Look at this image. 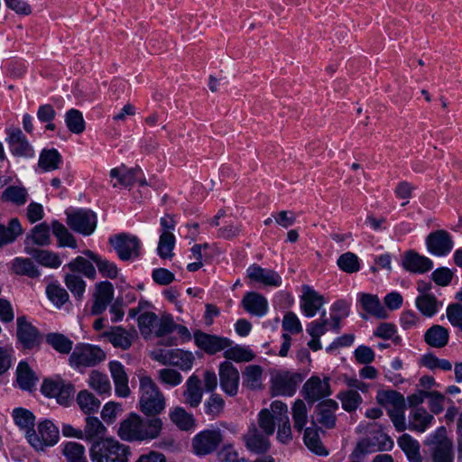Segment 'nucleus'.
Wrapping results in <instances>:
<instances>
[{"label":"nucleus","instance_id":"obj_62","mask_svg":"<svg viewBox=\"0 0 462 462\" xmlns=\"http://www.w3.org/2000/svg\"><path fill=\"white\" fill-rule=\"evenodd\" d=\"M225 401L221 395L212 393L204 403L205 413L212 418L218 417L224 411Z\"/></svg>","mask_w":462,"mask_h":462},{"label":"nucleus","instance_id":"obj_61","mask_svg":"<svg viewBox=\"0 0 462 462\" xmlns=\"http://www.w3.org/2000/svg\"><path fill=\"white\" fill-rule=\"evenodd\" d=\"M63 455L68 462H88L84 446L77 442H68L64 446Z\"/></svg>","mask_w":462,"mask_h":462},{"label":"nucleus","instance_id":"obj_13","mask_svg":"<svg viewBox=\"0 0 462 462\" xmlns=\"http://www.w3.org/2000/svg\"><path fill=\"white\" fill-rule=\"evenodd\" d=\"M115 289L110 282L104 281L95 284V290L92 295L93 303L91 306V315H100L112 302L114 299Z\"/></svg>","mask_w":462,"mask_h":462},{"label":"nucleus","instance_id":"obj_19","mask_svg":"<svg viewBox=\"0 0 462 462\" xmlns=\"http://www.w3.org/2000/svg\"><path fill=\"white\" fill-rule=\"evenodd\" d=\"M300 310L309 318L314 317L324 305V298L308 285L303 286L300 300Z\"/></svg>","mask_w":462,"mask_h":462},{"label":"nucleus","instance_id":"obj_31","mask_svg":"<svg viewBox=\"0 0 462 462\" xmlns=\"http://www.w3.org/2000/svg\"><path fill=\"white\" fill-rule=\"evenodd\" d=\"M360 303L362 308L370 315L377 319H386L388 312L382 305L379 298L376 295L369 293L360 294Z\"/></svg>","mask_w":462,"mask_h":462},{"label":"nucleus","instance_id":"obj_26","mask_svg":"<svg viewBox=\"0 0 462 462\" xmlns=\"http://www.w3.org/2000/svg\"><path fill=\"white\" fill-rule=\"evenodd\" d=\"M185 386L186 389L183 393L185 403L192 408H197L201 403L203 397V389L199 377L196 374L190 375Z\"/></svg>","mask_w":462,"mask_h":462},{"label":"nucleus","instance_id":"obj_12","mask_svg":"<svg viewBox=\"0 0 462 462\" xmlns=\"http://www.w3.org/2000/svg\"><path fill=\"white\" fill-rule=\"evenodd\" d=\"M428 251L436 256H445L448 254L454 246L452 236L448 232L439 229L431 232L426 238Z\"/></svg>","mask_w":462,"mask_h":462},{"label":"nucleus","instance_id":"obj_3","mask_svg":"<svg viewBox=\"0 0 462 462\" xmlns=\"http://www.w3.org/2000/svg\"><path fill=\"white\" fill-rule=\"evenodd\" d=\"M432 462H454L453 441L448 436L446 427L440 426L423 441Z\"/></svg>","mask_w":462,"mask_h":462},{"label":"nucleus","instance_id":"obj_45","mask_svg":"<svg viewBox=\"0 0 462 462\" xmlns=\"http://www.w3.org/2000/svg\"><path fill=\"white\" fill-rule=\"evenodd\" d=\"M171 420L181 430H189L195 425L192 414L187 412L182 407H175L169 412Z\"/></svg>","mask_w":462,"mask_h":462},{"label":"nucleus","instance_id":"obj_2","mask_svg":"<svg viewBox=\"0 0 462 462\" xmlns=\"http://www.w3.org/2000/svg\"><path fill=\"white\" fill-rule=\"evenodd\" d=\"M139 405L147 416H156L165 409V397L150 376H140Z\"/></svg>","mask_w":462,"mask_h":462},{"label":"nucleus","instance_id":"obj_57","mask_svg":"<svg viewBox=\"0 0 462 462\" xmlns=\"http://www.w3.org/2000/svg\"><path fill=\"white\" fill-rule=\"evenodd\" d=\"M304 443L312 452L319 456L328 455V451L323 447L318 432L311 429L306 428L304 431Z\"/></svg>","mask_w":462,"mask_h":462},{"label":"nucleus","instance_id":"obj_30","mask_svg":"<svg viewBox=\"0 0 462 462\" xmlns=\"http://www.w3.org/2000/svg\"><path fill=\"white\" fill-rule=\"evenodd\" d=\"M449 340L448 330L441 325H432L424 334V341L434 348L446 346Z\"/></svg>","mask_w":462,"mask_h":462},{"label":"nucleus","instance_id":"obj_5","mask_svg":"<svg viewBox=\"0 0 462 462\" xmlns=\"http://www.w3.org/2000/svg\"><path fill=\"white\" fill-rule=\"evenodd\" d=\"M59 430L49 420L38 423L37 430L28 431L26 439L36 450H43L46 447L54 446L59 440Z\"/></svg>","mask_w":462,"mask_h":462},{"label":"nucleus","instance_id":"obj_50","mask_svg":"<svg viewBox=\"0 0 462 462\" xmlns=\"http://www.w3.org/2000/svg\"><path fill=\"white\" fill-rule=\"evenodd\" d=\"M51 229L53 235L57 237L59 241V246H68L71 248L77 247V242L74 236L69 232V230L63 224L60 223L57 220H54L51 223Z\"/></svg>","mask_w":462,"mask_h":462},{"label":"nucleus","instance_id":"obj_33","mask_svg":"<svg viewBox=\"0 0 462 462\" xmlns=\"http://www.w3.org/2000/svg\"><path fill=\"white\" fill-rule=\"evenodd\" d=\"M263 369L258 365H249L244 369L243 385L249 390H258L262 388Z\"/></svg>","mask_w":462,"mask_h":462},{"label":"nucleus","instance_id":"obj_54","mask_svg":"<svg viewBox=\"0 0 462 462\" xmlns=\"http://www.w3.org/2000/svg\"><path fill=\"white\" fill-rule=\"evenodd\" d=\"M61 156L57 150H44L42 152L38 165L45 171H54L59 168Z\"/></svg>","mask_w":462,"mask_h":462},{"label":"nucleus","instance_id":"obj_14","mask_svg":"<svg viewBox=\"0 0 462 462\" xmlns=\"http://www.w3.org/2000/svg\"><path fill=\"white\" fill-rule=\"evenodd\" d=\"M302 395L310 404L331 394L329 378L321 380L318 376H311L302 387Z\"/></svg>","mask_w":462,"mask_h":462},{"label":"nucleus","instance_id":"obj_52","mask_svg":"<svg viewBox=\"0 0 462 462\" xmlns=\"http://www.w3.org/2000/svg\"><path fill=\"white\" fill-rule=\"evenodd\" d=\"M13 418L15 424L25 431V436L28 431L33 430L35 417L30 411L24 408H15L13 411Z\"/></svg>","mask_w":462,"mask_h":462},{"label":"nucleus","instance_id":"obj_6","mask_svg":"<svg viewBox=\"0 0 462 462\" xmlns=\"http://www.w3.org/2000/svg\"><path fill=\"white\" fill-rule=\"evenodd\" d=\"M224 440L219 428L200 431L192 439V448L196 455L205 456L214 452Z\"/></svg>","mask_w":462,"mask_h":462},{"label":"nucleus","instance_id":"obj_48","mask_svg":"<svg viewBox=\"0 0 462 462\" xmlns=\"http://www.w3.org/2000/svg\"><path fill=\"white\" fill-rule=\"evenodd\" d=\"M46 342L57 352L68 355L73 347V341L60 333H50L46 336Z\"/></svg>","mask_w":462,"mask_h":462},{"label":"nucleus","instance_id":"obj_23","mask_svg":"<svg viewBox=\"0 0 462 462\" xmlns=\"http://www.w3.org/2000/svg\"><path fill=\"white\" fill-rule=\"evenodd\" d=\"M141 416L131 413L120 422L117 434L125 441H139Z\"/></svg>","mask_w":462,"mask_h":462},{"label":"nucleus","instance_id":"obj_47","mask_svg":"<svg viewBox=\"0 0 462 462\" xmlns=\"http://www.w3.org/2000/svg\"><path fill=\"white\" fill-rule=\"evenodd\" d=\"M12 270L19 275H26L30 278L40 276V271L31 258L16 257L12 262Z\"/></svg>","mask_w":462,"mask_h":462},{"label":"nucleus","instance_id":"obj_55","mask_svg":"<svg viewBox=\"0 0 462 462\" xmlns=\"http://www.w3.org/2000/svg\"><path fill=\"white\" fill-rule=\"evenodd\" d=\"M291 410L294 429L300 432L308 422L307 406L302 400L298 399L294 402Z\"/></svg>","mask_w":462,"mask_h":462},{"label":"nucleus","instance_id":"obj_20","mask_svg":"<svg viewBox=\"0 0 462 462\" xmlns=\"http://www.w3.org/2000/svg\"><path fill=\"white\" fill-rule=\"evenodd\" d=\"M7 143L10 146L11 152L16 156L30 157L33 155L32 146L19 128L8 130Z\"/></svg>","mask_w":462,"mask_h":462},{"label":"nucleus","instance_id":"obj_24","mask_svg":"<svg viewBox=\"0 0 462 462\" xmlns=\"http://www.w3.org/2000/svg\"><path fill=\"white\" fill-rule=\"evenodd\" d=\"M338 404L332 399H328L317 406V420L319 424L327 429H332L336 425V411Z\"/></svg>","mask_w":462,"mask_h":462},{"label":"nucleus","instance_id":"obj_34","mask_svg":"<svg viewBox=\"0 0 462 462\" xmlns=\"http://www.w3.org/2000/svg\"><path fill=\"white\" fill-rule=\"evenodd\" d=\"M23 233L18 218H12L7 226L0 224V248L14 243Z\"/></svg>","mask_w":462,"mask_h":462},{"label":"nucleus","instance_id":"obj_60","mask_svg":"<svg viewBox=\"0 0 462 462\" xmlns=\"http://www.w3.org/2000/svg\"><path fill=\"white\" fill-rule=\"evenodd\" d=\"M175 245V236L171 232H162L158 243V254L163 259L173 256L172 250Z\"/></svg>","mask_w":462,"mask_h":462},{"label":"nucleus","instance_id":"obj_36","mask_svg":"<svg viewBox=\"0 0 462 462\" xmlns=\"http://www.w3.org/2000/svg\"><path fill=\"white\" fill-rule=\"evenodd\" d=\"M103 337L115 346L124 350L128 349L132 345V334L122 327H114L110 331H106Z\"/></svg>","mask_w":462,"mask_h":462},{"label":"nucleus","instance_id":"obj_4","mask_svg":"<svg viewBox=\"0 0 462 462\" xmlns=\"http://www.w3.org/2000/svg\"><path fill=\"white\" fill-rule=\"evenodd\" d=\"M106 353L102 348L91 344H77L69 357V365L84 373L87 368L94 367L105 361Z\"/></svg>","mask_w":462,"mask_h":462},{"label":"nucleus","instance_id":"obj_38","mask_svg":"<svg viewBox=\"0 0 462 462\" xmlns=\"http://www.w3.org/2000/svg\"><path fill=\"white\" fill-rule=\"evenodd\" d=\"M84 254L87 255L93 263H96L102 276L110 279H115L117 277L118 268L114 263L102 258L100 255L97 254L96 253L90 250L84 251Z\"/></svg>","mask_w":462,"mask_h":462},{"label":"nucleus","instance_id":"obj_37","mask_svg":"<svg viewBox=\"0 0 462 462\" xmlns=\"http://www.w3.org/2000/svg\"><path fill=\"white\" fill-rule=\"evenodd\" d=\"M16 381L21 389L32 391L38 378L26 362H21L16 369Z\"/></svg>","mask_w":462,"mask_h":462},{"label":"nucleus","instance_id":"obj_21","mask_svg":"<svg viewBox=\"0 0 462 462\" xmlns=\"http://www.w3.org/2000/svg\"><path fill=\"white\" fill-rule=\"evenodd\" d=\"M402 265L409 272L424 273L433 268V262L414 251H409L403 256Z\"/></svg>","mask_w":462,"mask_h":462},{"label":"nucleus","instance_id":"obj_43","mask_svg":"<svg viewBox=\"0 0 462 462\" xmlns=\"http://www.w3.org/2000/svg\"><path fill=\"white\" fill-rule=\"evenodd\" d=\"M68 268L71 273H79L87 278L94 280L97 276V272L93 263L83 256H78L68 264L63 266V270Z\"/></svg>","mask_w":462,"mask_h":462},{"label":"nucleus","instance_id":"obj_25","mask_svg":"<svg viewBox=\"0 0 462 462\" xmlns=\"http://www.w3.org/2000/svg\"><path fill=\"white\" fill-rule=\"evenodd\" d=\"M142 172L140 168L128 169L125 165L113 168L109 176L111 179H116V181L113 183V187L118 185L125 188H131L135 181L138 180V175Z\"/></svg>","mask_w":462,"mask_h":462},{"label":"nucleus","instance_id":"obj_63","mask_svg":"<svg viewBox=\"0 0 462 462\" xmlns=\"http://www.w3.org/2000/svg\"><path fill=\"white\" fill-rule=\"evenodd\" d=\"M171 360L174 361L172 365L178 366L183 371H188L192 368L195 357L191 352L173 349Z\"/></svg>","mask_w":462,"mask_h":462},{"label":"nucleus","instance_id":"obj_59","mask_svg":"<svg viewBox=\"0 0 462 462\" xmlns=\"http://www.w3.org/2000/svg\"><path fill=\"white\" fill-rule=\"evenodd\" d=\"M337 397L343 409L348 412L356 411L363 402L361 395L355 390L341 392Z\"/></svg>","mask_w":462,"mask_h":462},{"label":"nucleus","instance_id":"obj_51","mask_svg":"<svg viewBox=\"0 0 462 462\" xmlns=\"http://www.w3.org/2000/svg\"><path fill=\"white\" fill-rule=\"evenodd\" d=\"M65 123L68 129L76 134L83 133L86 127L82 113L75 108H71L66 112Z\"/></svg>","mask_w":462,"mask_h":462},{"label":"nucleus","instance_id":"obj_1","mask_svg":"<svg viewBox=\"0 0 462 462\" xmlns=\"http://www.w3.org/2000/svg\"><path fill=\"white\" fill-rule=\"evenodd\" d=\"M89 454L92 462H128L131 452L128 446L106 438L94 442Z\"/></svg>","mask_w":462,"mask_h":462},{"label":"nucleus","instance_id":"obj_41","mask_svg":"<svg viewBox=\"0 0 462 462\" xmlns=\"http://www.w3.org/2000/svg\"><path fill=\"white\" fill-rule=\"evenodd\" d=\"M376 401L379 404L383 406L387 411L405 404L403 395L394 390L379 391L376 395Z\"/></svg>","mask_w":462,"mask_h":462},{"label":"nucleus","instance_id":"obj_32","mask_svg":"<svg viewBox=\"0 0 462 462\" xmlns=\"http://www.w3.org/2000/svg\"><path fill=\"white\" fill-rule=\"evenodd\" d=\"M415 305L423 316L431 318L442 307V302L434 294H420L416 298Z\"/></svg>","mask_w":462,"mask_h":462},{"label":"nucleus","instance_id":"obj_39","mask_svg":"<svg viewBox=\"0 0 462 462\" xmlns=\"http://www.w3.org/2000/svg\"><path fill=\"white\" fill-rule=\"evenodd\" d=\"M397 442L411 462H421L420 443L416 439L409 434H402Z\"/></svg>","mask_w":462,"mask_h":462},{"label":"nucleus","instance_id":"obj_42","mask_svg":"<svg viewBox=\"0 0 462 462\" xmlns=\"http://www.w3.org/2000/svg\"><path fill=\"white\" fill-rule=\"evenodd\" d=\"M26 252L37 263L45 267L58 268L61 264V261L56 253L36 248L27 249Z\"/></svg>","mask_w":462,"mask_h":462},{"label":"nucleus","instance_id":"obj_17","mask_svg":"<svg viewBox=\"0 0 462 462\" xmlns=\"http://www.w3.org/2000/svg\"><path fill=\"white\" fill-rule=\"evenodd\" d=\"M246 276L252 282L262 283L264 286L279 287L282 281L275 271L263 268L256 263L251 264L247 268Z\"/></svg>","mask_w":462,"mask_h":462},{"label":"nucleus","instance_id":"obj_10","mask_svg":"<svg viewBox=\"0 0 462 462\" xmlns=\"http://www.w3.org/2000/svg\"><path fill=\"white\" fill-rule=\"evenodd\" d=\"M218 375L221 390L230 397L236 396L240 384V374L237 368L232 363L224 361L219 365Z\"/></svg>","mask_w":462,"mask_h":462},{"label":"nucleus","instance_id":"obj_18","mask_svg":"<svg viewBox=\"0 0 462 462\" xmlns=\"http://www.w3.org/2000/svg\"><path fill=\"white\" fill-rule=\"evenodd\" d=\"M241 305L248 314L258 318L265 316L269 310L267 299L255 291L246 292L241 300Z\"/></svg>","mask_w":462,"mask_h":462},{"label":"nucleus","instance_id":"obj_27","mask_svg":"<svg viewBox=\"0 0 462 462\" xmlns=\"http://www.w3.org/2000/svg\"><path fill=\"white\" fill-rule=\"evenodd\" d=\"M268 437L254 425L245 436V446L252 452L264 453L270 447Z\"/></svg>","mask_w":462,"mask_h":462},{"label":"nucleus","instance_id":"obj_22","mask_svg":"<svg viewBox=\"0 0 462 462\" xmlns=\"http://www.w3.org/2000/svg\"><path fill=\"white\" fill-rule=\"evenodd\" d=\"M109 370L115 383L116 394L123 398L127 397L130 394V388L124 365L118 361H112L109 363Z\"/></svg>","mask_w":462,"mask_h":462},{"label":"nucleus","instance_id":"obj_44","mask_svg":"<svg viewBox=\"0 0 462 462\" xmlns=\"http://www.w3.org/2000/svg\"><path fill=\"white\" fill-rule=\"evenodd\" d=\"M82 431L83 439L96 442L105 436L106 429L97 418L88 416L86 418V426Z\"/></svg>","mask_w":462,"mask_h":462},{"label":"nucleus","instance_id":"obj_58","mask_svg":"<svg viewBox=\"0 0 462 462\" xmlns=\"http://www.w3.org/2000/svg\"><path fill=\"white\" fill-rule=\"evenodd\" d=\"M46 294L57 308H61L69 299L67 291L57 283L49 284L46 288Z\"/></svg>","mask_w":462,"mask_h":462},{"label":"nucleus","instance_id":"obj_28","mask_svg":"<svg viewBox=\"0 0 462 462\" xmlns=\"http://www.w3.org/2000/svg\"><path fill=\"white\" fill-rule=\"evenodd\" d=\"M433 420V415L429 413L425 409L416 408L410 413L408 423L409 430L422 433L430 427Z\"/></svg>","mask_w":462,"mask_h":462},{"label":"nucleus","instance_id":"obj_53","mask_svg":"<svg viewBox=\"0 0 462 462\" xmlns=\"http://www.w3.org/2000/svg\"><path fill=\"white\" fill-rule=\"evenodd\" d=\"M224 357L227 360H232L236 363L250 362L255 356L249 347L236 346L225 349Z\"/></svg>","mask_w":462,"mask_h":462},{"label":"nucleus","instance_id":"obj_29","mask_svg":"<svg viewBox=\"0 0 462 462\" xmlns=\"http://www.w3.org/2000/svg\"><path fill=\"white\" fill-rule=\"evenodd\" d=\"M163 422L162 419L153 416L149 419H143L140 420V434L139 441H147L157 439L162 430Z\"/></svg>","mask_w":462,"mask_h":462},{"label":"nucleus","instance_id":"obj_11","mask_svg":"<svg viewBox=\"0 0 462 462\" xmlns=\"http://www.w3.org/2000/svg\"><path fill=\"white\" fill-rule=\"evenodd\" d=\"M67 224L75 232L88 236L94 232L97 226V217L91 210L80 209L67 214Z\"/></svg>","mask_w":462,"mask_h":462},{"label":"nucleus","instance_id":"obj_56","mask_svg":"<svg viewBox=\"0 0 462 462\" xmlns=\"http://www.w3.org/2000/svg\"><path fill=\"white\" fill-rule=\"evenodd\" d=\"M64 282L76 300H81L83 299L87 284L80 276L75 273H68L65 275Z\"/></svg>","mask_w":462,"mask_h":462},{"label":"nucleus","instance_id":"obj_16","mask_svg":"<svg viewBox=\"0 0 462 462\" xmlns=\"http://www.w3.org/2000/svg\"><path fill=\"white\" fill-rule=\"evenodd\" d=\"M17 338L24 348L32 349L40 346L42 336L39 330L28 322L25 317L17 318Z\"/></svg>","mask_w":462,"mask_h":462},{"label":"nucleus","instance_id":"obj_9","mask_svg":"<svg viewBox=\"0 0 462 462\" xmlns=\"http://www.w3.org/2000/svg\"><path fill=\"white\" fill-rule=\"evenodd\" d=\"M393 447V439L380 429L374 432L373 437H366L360 440L353 455L358 457L360 455L373 453L378 450H390Z\"/></svg>","mask_w":462,"mask_h":462},{"label":"nucleus","instance_id":"obj_64","mask_svg":"<svg viewBox=\"0 0 462 462\" xmlns=\"http://www.w3.org/2000/svg\"><path fill=\"white\" fill-rule=\"evenodd\" d=\"M337 265L340 270L347 273H356L360 269L358 257L351 252L341 254L337 259Z\"/></svg>","mask_w":462,"mask_h":462},{"label":"nucleus","instance_id":"obj_7","mask_svg":"<svg viewBox=\"0 0 462 462\" xmlns=\"http://www.w3.org/2000/svg\"><path fill=\"white\" fill-rule=\"evenodd\" d=\"M302 382V376L294 372L282 371L274 374L271 380V391L273 396H292Z\"/></svg>","mask_w":462,"mask_h":462},{"label":"nucleus","instance_id":"obj_8","mask_svg":"<svg viewBox=\"0 0 462 462\" xmlns=\"http://www.w3.org/2000/svg\"><path fill=\"white\" fill-rule=\"evenodd\" d=\"M109 243L113 245L121 260L127 261L140 254L141 243L135 236L122 233L111 236Z\"/></svg>","mask_w":462,"mask_h":462},{"label":"nucleus","instance_id":"obj_40","mask_svg":"<svg viewBox=\"0 0 462 462\" xmlns=\"http://www.w3.org/2000/svg\"><path fill=\"white\" fill-rule=\"evenodd\" d=\"M88 386L99 395H110L111 383L106 374L92 370L88 379Z\"/></svg>","mask_w":462,"mask_h":462},{"label":"nucleus","instance_id":"obj_35","mask_svg":"<svg viewBox=\"0 0 462 462\" xmlns=\"http://www.w3.org/2000/svg\"><path fill=\"white\" fill-rule=\"evenodd\" d=\"M29 199L27 189L23 186L11 185L8 186L1 195L3 202L11 203L17 207L26 204Z\"/></svg>","mask_w":462,"mask_h":462},{"label":"nucleus","instance_id":"obj_49","mask_svg":"<svg viewBox=\"0 0 462 462\" xmlns=\"http://www.w3.org/2000/svg\"><path fill=\"white\" fill-rule=\"evenodd\" d=\"M158 316L150 311L143 312L137 319L138 328L144 338L150 337L157 328Z\"/></svg>","mask_w":462,"mask_h":462},{"label":"nucleus","instance_id":"obj_15","mask_svg":"<svg viewBox=\"0 0 462 462\" xmlns=\"http://www.w3.org/2000/svg\"><path fill=\"white\" fill-rule=\"evenodd\" d=\"M196 346L208 355H214L231 346V340L215 335L204 333L200 330L194 332Z\"/></svg>","mask_w":462,"mask_h":462},{"label":"nucleus","instance_id":"obj_46","mask_svg":"<svg viewBox=\"0 0 462 462\" xmlns=\"http://www.w3.org/2000/svg\"><path fill=\"white\" fill-rule=\"evenodd\" d=\"M77 403L85 414L97 412L101 405V402L89 391L82 390L77 395Z\"/></svg>","mask_w":462,"mask_h":462}]
</instances>
